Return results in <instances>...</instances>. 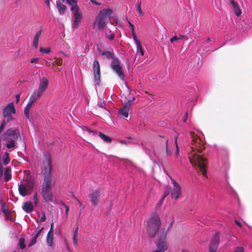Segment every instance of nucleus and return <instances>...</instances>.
Here are the masks:
<instances>
[{
	"instance_id": "nucleus-11",
	"label": "nucleus",
	"mask_w": 252,
	"mask_h": 252,
	"mask_svg": "<svg viewBox=\"0 0 252 252\" xmlns=\"http://www.w3.org/2000/svg\"><path fill=\"white\" fill-rule=\"evenodd\" d=\"M172 181L173 187L171 189V196L172 198L177 200L182 193L181 187L175 180Z\"/></svg>"
},
{
	"instance_id": "nucleus-17",
	"label": "nucleus",
	"mask_w": 252,
	"mask_h": 252,
	"mask_svg": "<svg viewBox=\"0 0 252 252\" xmlns=\"http://www.w3.org/2000/svg\"><path fill=\"white\" fill-rule=\"evenodd\" d=\"M168 249V245L165 240L163 239H160L157 245V250H158L160 252H165Z\"/></svg>"
},
{
	"instance_id": "nucleus-21",
	"label": "nucleus",
	"mask_w": 252,
	"mask_h": 252,
	"mask_svg": "<svg viewBox=\"0 0 252 252\" xmlns=\"http://www.w3.org/2000/svg\"><path fill=\"white\" fill-rule=\"evenodd\" d=\"M133 39L136 45L137 52H139L142 56H144V52L143 50L140 41L137 39V37H136L135 38H133Z\"/></svg>"
},
{
	"instance_id": "nucleus-3",
	"label": "nucleus",
	"mask_w": 252,
	"mask_h": 252,
	"mask_svg": "<svg viewBox=\"0 0 252 252\" xmlns=\"http://www.w3.org/2000/svg\"><path fill=\"white\" fill-rule=\"evenodd\" d=\"M113 11L110 8H106L101 10L93 23V29L96 27L99 30H103L106 24L110 22V18Z\"/></svg>"
},
{
	"instance_id": "nucleus-24",
	"label": "nucleus",
	"mask_w": 252,
	"mask_h": 252,
	"mask_svg": "<svg viewBox=\"0 0 252 252\" xmlns=\"http://www.w3.org/2000/svg\"><path fill=\"white\" fill-rule=\"evenodd\" d=\"M41 32L42 30H40L35 34V35L34 36L32 42V46L35 48H37L38 39L41 34Z\"/></svg>"
},
{
	"instance_id": "nucleus-6",
	"label": "nucleus",
	"mask_w": 252,
	"mask_h": 252,
	"mask_svg": "<svg viewBox=\"0 0 252 252\" xmlns=\"http://www.w3.org/2000/svg\"><path fill=\"white\" fill-rule=\"evenodd\" d=\"M160 225V220L157 214H153L147 221V231L151 237L156 235Z\"/></svg>"
},
{
	"instance_id": "nucleus-18",
	"label": "nucleus",
	"mask_w": 252,
	"mask_h": 252,
	"mask_svg": "<svg viewBox=\"0 0 252 252\" xmlns=\"http://www.w3.org/2000/svg\"><path fill=\"white\" fill-rule=\"evenodd\" d=\"M86 130L87 131V132L90 133V134H92L93 135H95L97 134L99 136V137L105 142L109 143L111 141V139L110 138H109L108 136L101 133L99 132L97 133L96 132L92 131L90 129H89L88 127H85Z\"/></svg>"
},
{
	"instance_id": "nucleus-31",
	"label": "nucleus",
	"mask_w": 252,
	"mask_h": 252,
	"mask_svg": "<svg viewBox=\"0 0 252 252\" xmlns=\"http://www.w3.org/2000/svg\"><path fill=\"white\" fill-rule=\"evenodd\" d=\"M2 159H3V163L4 165H6L9 162L10 158H9V154L7 152L4 153Z\"/></svg>"
},
{
	"instance_id": "nucleus-27",
	"label": "nucleus",
	"mask_w": 252,
	"mask_h": 252,
	"mask_svg": "<svg viewBox=\"0 0 252 252\" xmlns=\"http://www.w3.org/2000/svg\"><path fill=\"white\" fill-rule=\"evenodd\" d=\"M231 4L233 5V7L234 8V11L235 14L237 16H240L241 14V10L239 8L237 3L236 2H235V1H234L233 0H231Z\"/></svg>"
},
{
	"instance_id": "nucleus-38",
	"label": "nucleus",
	"mask_w": 252,
	"mask_h": 252,
	"mask_svg": "<svg viewBox=\"0 0 252 252\" xmlns=\"http://www.w3.org/2000/svg\"><path fill=\"white\" fill-rule=\"evenodd\" d=\"M40 52L42 54H48L50 53V50L49 48H43L42 47H40L39 49Z\"/></svg>"
},
{
	"instance_id": "nucleus-2",
	"label": "nucleus",
	"mask_w": 252,
	"mask_h": 252,
	"mask_svg": "<svg viewBox=\"0 0 252 252\" xmlns=\"http://www.w3.org/2000/svg\"><path fill=\"white\" fill-rule=\"evenodd\" d=\"M52 163L50 158L46 155L42 172L44 176V181L42 187L51 189L55 185L56 179L51 174Z\"/></svg>"
},
{
	"instance_id": "nucleus-34",
	"label": "nucleus",
	"mask_w": 252,
	"mask_h": 252,
	"mask_svg": "<svg viewBox=\"0 0 252 252\" xmlns=\"http://www.w3.org/2000/svg\"><path fill=\"white\" fill-rule=\"evenodd\" d=\"M171 153L170 147L168 144V140L167 139L166 142V154L167 156H170L171 155Z\"/></svg>"
},
{
	"instance_id": "nucleus-36",
	"label": "nucleus",
	"mask_w": 252,
	"mask_h": 252,
	"mask_svg": "<svg viewBox=\"0 0 252 252\" xmlns=\"http://www.w3.org/2000/svg\"><path fill=\"white\" fill-rule=\"evenodd\" d=\"M19 247L21 249H24L26 245H25V240L23 238H20L19 241Z\"/></svg>"
},
{
	"instance_id": "nucleus-4",
	"label": "nucleus",
	"mask_w": 252,
	"mask_h": 252,
	"mask_svg": "<svg viewBox=\"0 0 252 252\" xmlns=\"http://www.w3.org/2000/svg\"><path fill=\"white\" fill-rule=\"evenodd\" d=\"M102 56H104L108 59H112L113 61L111 62V67L113 70L116 73L119 78L122 81H125V75L122 71V67L121 65L120 60L116 58L113 52L105 51H101L99 50Z\"/></svg>"
},
{
	"instance_id": "nucleus-28",
	"label": "nucleus",
	"mask_w": 252,
	"mask_h": 252,
	"mask_svg": "<svg viewBox=\"0 0 252 252\" xmlns=\"http://www.w3.org/2000/svg\"><path fill=\"white\" fill-rule=\"evenodd\" d=\"M115 36V32L112 31H109L105 33L106 38H108L110 41L114 39Z\"/></svg>"
},
{
	"instance_id": "nucleus-48",
	"label": "nucleus",
	"mask_w": 252,
	"mask_h": 252,
	"mask_svg": "<svg viewBox=\"0 0 252 252\" xmlns=\"http://www.w3.org/2000/svg\"><path fill=\"white\" fill-rule=\"evenodd\" d=\"M39 59L38 58H33L31 60V63H36L37 62V61H38Z\"/></svg>"
},
{
	"instance_id": "nucleus-53",
	"label": "nucleus",
	"mask_w": 252,
	"mask_h": 252,
	"mask_svg": "<svg viewBox=\"0 0 252 252\" xmlns=\"http://www.w3.org/2000/svg\"><path fill=\"white\" fill-rule=\"evenodd\" d=\"M16 102L18 103L19 100V99H20V94H17L16 95Z\"/></svg>"
},
{
	"instance_id": "nucleus-35",
	"label": "nucleus",
	"mask_w": 252,
	"mask_h": 252,
	"mask_svg": "<svg viewBox=\"0 0 252 252\" xmlns=\"http://www.w3.org/2000/svg\"><path fill=\"white\" fill-rule=\"evenodd\" d=\"M136 10L139 16H142L144 15L141 9V2H139L136 5Z\"/></svg>"
},
{
	"instance_id": "nucleus-7",
	"label": "nucleus",
	"mask_w": 252,
	"mask_h": 252,
	"mask_svg": "<svg viewBox=\"0 0 252 252\" xmlns=\"http://www.w3.org/2000/svg\"><path fill=\"white\" fill-rule=\"evenodd\" d=\"M63 1H65L71 6V10L72 11L74 17L73 21L74 26L73 28H76L79 24L82 18V14L80 10L79 7L77 5V1L75 0H62Z\"/></svg>"
},
{
	"instance_id": "nucleus-50",
	"label": "nucleus",
	"mask_w": 252,
	"mask_h": 252,
	"mask_svg": "<svg viewBox=\"0 0 252 252\" xmlns=\"http://www.w3.org/2000/svg\"><path fill=\"white\" fill-rule=\"evenodd\" d=\"M45 218H46L45 215L44 214H43L42 216L40 218V221H42V222L44 221L45 220Z\"/></svg>"
},
{
	"instance_id": "nucleus-56",
	"label": "nucleus",
	"mask_w": 252,
	"mask_h": 252,
	"mask_svg": "<svg viewBox=\"0 0 252 252\" xmlns=\"http://www.w3.org/2000/svg\"><path fill=\"white\" fill-rule=\"evenodd\" d=\"M187 113H186V118L184 119V120H183L184 122H186V120H187Z\"/></svg>"
},
{
	"instance_id": "nucleus-20",
	"label": "nucleus",
	"mask_w": 252,
	"mask_h": 252,
	"mask_svg": "<svg viewBox=\"0 0 252 252\" xmlns=\"http://www.w3.org/2000/svg\"><path fill=\"white\" fill-rule=\"evenodd\" d=\"M54 231L53 230V223H52L51 225L50 229L47 234L46 242L48 246L51 247L53 245V235L52 234Z\"/></svg>"
},
{
	"instance_id": "nucleus-42",
	"label": "nucleus",
	"mask_w": 252,
	"mask_h": 252,
	"mask_svg": "<svg viewBox=\"0 0 252 252\" xmlns=\"http://www.w3.org/2000/svg\"><path fill=\"white\" fill-rule=\"evenodd\" d=\"M3 174V166L1 161H0V179L1 178Z\"/></svg>"
},
{
	"instance_id": "nucleus-10",
	"label": "nucleus",
	"mask_w": 252,
	"mask_h": 252,
	"mask_svg": "<svg viewBox=\"0 0 252 252\" xmlns=\"http://www.w3.org/2000/svg\"><path fill=\"white\" fill-rule=\"evenodd\" d=\"M93 75L94 82L95 86H98L99 85V82L100 81V65L97 60H95L94 61L93 64Z\"/></svg>"
},
{
	"instance_id": "nucleus-47",
	"label": "nucleus",
	"mask_w": 252,
	"mask_h": 252,
	"mask_svg": "<svg viewBox=\"0 0 252 252\" xmlns=\"http://www.w3.org/2000/svg\"><path fill=\"white\" fill-rule=\"evenodd\" d=\"M63 206H64V207L65 208V215L67 216V214H68V211H69V208L68 206H67L65 204H63Z\"/></svg>"
},
{
	"instance_id": "nucleus-44",
	"label": "nucleus",
	"mask_w": 252,
	"mask_h": 252,
	"mask_svg": "<svg viewBox=\"0 0 252 252\" xmlns=\"http://www.w3.org/2000/svg\"><path fill=\"white\" fill-rule=\"evenodd\" d=\"M163 200H164V199L161 197V198L159 200L158 202L157 203V207H159L160 206H161Z\"/></svg>"
},
{
	"instance_id": "nucleus-13",
	"label": "nucleus",
	"mask_w": 252,
	"mask_h": 252,
	"mask_svg": "<svg viewBox=\"0 0 252 252\" xmlns=\"http://www.w3.org/2000/svg\"><path fill=\"white\" fill-rule=\"evenodd\" d=\"M41 195L46 202L53 201V193L51 189L42 187Z\"/></svg>"
},
{
	"instance_id": "nucleus-23",
	"label": "nucleus",
	"mask_w": 252,
	"mask_h": 252,
	"mask_svg": "<svg viewBox=\"0 0 252 252\" xmlns=\"http://www.w3.org/2000/svg\"><path fill=\"white\" fill-rule=\"evenodd\" d=\"M178 133H175L174 135V146H173V147L174 148V146H175V148L176 149V151H175V153L174 154V156L175 158H177L178 156V155H179V146L178 145Z\"/></svg>"
},
{
	"instance_id": "nucleus-26",
	"label": "nucleus",
	"mask_w": 252,
	"mask_h": 252,
	"mask_svg": "<svg viewBox=\"0 0 252 252\" xmlns=\"http://www.w3.org/2000/svg\"><path fill=\"white\" fill-rule=\"evenodd\" d=\"M43 229V227H42L38 231L35 236L32 237V240L30 243L28 245L29 247H31L33 245H34L36 242V238L39 236L40 234L41 231Z\"/></svg>"
},
{
	"instance_id": "nucleus-29",
	"label": "nucleus",
	"mask_w": 252,
	"mask_h": 252,
	"mask_svg": "<svg viewBox=\"0 0 252 252\" xmlns=\"http://www.w3.org/2000/svg\"><path fill=\"white\" fill-rule=\"evenodd\" d=\"M1 205V210L4 215H6L8 213V207L6 204L3 201L0 202Z\"/></svg>"
},
{
	"instance_id": "nucleus-49",
	"label": "nucleus",
	"mask_w": 252,
	"mask_h": 252,
	"mask_svg": "<svg viewBox=\"0 0 252 252\" xmlns=\"http://www.w3.org/2000/svg\"><path fill=\"white\" fill-rule=\"evenodd\" d=\"M182 39H184L185 40H188V37L185 35H180V37H179V40Z\"/></svg>"
},
{
	"instance_id": "nucleus-45",
	"label": "nucleus",
	"mask_w": 252,
	"mask_h": 252,
	"mask_svg": "<svg viewBox=\"0 0 252 252\" xmlns=\"http://www.w3.org/2000/svg\"><path fill=\"white\" fill-rule=\"evenodd\" d=\"M169 191L168 189H167L166 191H164V192L162 196V198L164 199L169 194Z\"/></svg>"
},
{
	"instance_id": "nucleus-43",
	"label": "nucleus",
	"mask_w": 252,
	"mask_h": 252,
	"mask_svg": "<svg viewBox=\"0 0 252 252\" xmlns=\"http://www.w3.org/2000/svg\"><path fill=\"white\" fill-rule=\"evenodd\" d=\"M212 41V38H210V37H208L207 40H206L205 41H204L203 42V45L202 46H205V45L207 44V43L208 42H209L210 41Z\"/></svg>"
},
{
	"instance_id": "nucleus-41",
	"label": "nucleus",
	"mask_w": 252,
	"mask_h": 252,
	"mask_svg": "<svg viewBox=\"0 0 252 252\" xmlns=\"http://www.w3.org/2000/svg\"><path fill=\"white\" fill-rule=\"evenodd\" d=\"M33 200L35 205H37L38 204V198H37V195L36 193H35L34 194L33 197Z\"/></svg>"
},
{
	"instance_id": "nucleus-58",
	"label": "nucleus",
	"mask_w": 252,
	"mask_h": 252,
	"mask_svg": "<svg viewBox=\"0 0 252 252\" xmlns=\"http://www.w3.org/2000/svg\"><path fill=\"white\" fill-rule=\"evenodd\" d=\"M78 202H79V204H80V205H81V206H83L82 204L80 201H78Z\"/></svg>"
},
{
	"instance_id": "nucleus-5",
	"label": "nucleus",
	"mask_w": 252,
	"mask_h": 252,
	"mask_svg": "<svg viewBox=\"0 0 252 252\" xmlns=\"http://www.w3.org/2000/svg\"><path fill=\"white\" fill-rule=\"evenodd\" d=\"M20 136L19 131L16 128H11L3 134V140L7 141L6 147L7 149L15 147V140Z\"/></svg>"
},
{
	"instance_id": "nucleus-52",
	"label": "nucleus",
	"mask_w": 252,
	"mask_h": 252,
	"mask_svg": "<svg viewBox=\"0 0 252 252\" xmlns=\"http://www.w3.org/2000/svg\"><path fill=\"white\" fill-rule=\"evenodd\" d=\"M45 3L46 4V6L48 7V8H50V1H49V0H46L45 1Z\"/></svg>"
},
{
	"instance_id": "nucleus-14",
	"label": "nucleus",
	"mask_w": 252,
	"mask_h": 252,
	"mask_svg": "<svg viewBox=\"0 0 252 252\" xmlns=\"http://www.w3.org/2000/svg\"><path fill=\"white\" fill-rule=\"evenodd\" d=\"M134 99V97H133L131 100H128L127 102L125 103L123 108L120 109L119 111V114L122 115L125 118H127L128 116V111L131 105V102Z\"/></svg>"
},
{
	"instance_id": "nucleus-39",
	"label": "nucleus",
	"mask_w": 252,
	"mask_h": 252,
	"mask_svg": "<svg viewBox=\"0 0 252 252\" xmlns=\"http://www.w3.org/2000/svg\"><path fill=\"white\" fill-rule=\"evenodd\" d=\"M7 121L6 122L5 120H4L1 123V125L0 126V134L1 132L3 130L6 124Z\"/></svg>"
},
{
	"instance_id": "nucleus-32",
	"label": "nucleus",
	"mask_w": 252,
	"mask_h": 252,
	"mask_svg": "<svg viewBox=\"0 0 252 252\" xmlns=\"http://www.w3.org/2000/svg\"><path fill=\"white\" fill-rule=\"evenodd\" d=\"M78 227H76L73 232V244L75 246H76L77 245V234H78Z\"/></svg>"
},
{
	"instance_id": "nucleus-1",
	"label": "nucleus",
	"mask_w": 252,
	"mask_h": 252,
	"mask_svg": "<svg viewBox=\"0 0 252 252\" xmlns=\"http://www.w3.org/2000/svg\"><path fill=\"white\" fill-rule=\"evenodd\" d=\"M190 135L191 140L189 149V158L192 166L198 167L202 174L205 175L206 174V159L198 154V153H201L204 149L203 140L194 132L191 131Z\"/></svg>"
},
{
	"instance_id": "nucleus-22",
	"label": "nucleus",
	"mask_w": 252,
	"mask_h": 252,
	"mask_svg": "<svg viewBox=\"0 0 252 252\" xmlns=\"http://www.w3.org/2000/svg\"><path fill=\"white\" fill-rule=\"evenodd\" d=\"M57 7L61 15H63L66 11V6L62 4L61 1H57L56 2Z\"/></svg>"
},
{
	"instance_id": "nucleus-8",
	"label": "nucleus",
	"mask_w": 252,
	"mask_h": 252,
	"mask_svg": "<svg viewBox=\"0 0 252 252\" xmlns=\"http://www.w3.org/2000/svg\"><path fill=\"white\" fill-rule=\"evenodd\" d=\"M34 186L33 182L31 180H26L21 183L18 188L19 193L23 196H25L28 194V191L31 190Z\"/></svg>"
},
{
	"instance_id": "nucleus-54",
	"label": "nucleus",
	"mask_w": 252,
	"mask_h": 252,
	"mask_svg": "<svg viewBox=\"0 0 252 252\" xmlns=\"http://www.w3.org/2000/svg\"><path fill=\"white\" fill-rule=\"evenodd\" d=\"M235 222L236 224H237L239 227H241V224L239 221L235 220Z\"/></svg>"
},
{
	"instance_id": "nucleus-46",
	"label": "nucleus",
	"mask_w": 252,
	"mask_h": 252,
	"mask_svg": "<svg viewBox=\"0 0 252 252\" xmlns=\"http://www.w3.org/2000/svg\"><path fill=\"white\" fill-rule=\"evenodd\" d=\"M178 40H179V38L176 36H174V37L170 38V41L171 43H173L174 41H177Z\"/></svg>"
},
{
	"instance_id": "nucleus-16",
	"label": "nucleus",
	"mask_w": 252,
	"mask_h": 252,
	"mask_svg": "<svg viewBox=\"0 0 252 252\" xmlns=\"http://www.w3.org/2000/svg\"><path fill=\"white\" fill-rule=\"evenodd\" d=\"M49 84V81L47 77H42L40 79V82L38 91L42 94L46 90Z\"/></svg>"
},
{
	"instance_id": "nucleus-40",
	"label": "nucleus",
	"mask_w": 252,
	"mask_h": 252,
	"mask_svg": "<svg viewBox=\"0 0 252 252\" xmlns=\"http://www.w3.org/2000/svg\"><path fill=\"white\" fill-rule=\"evenodd\" d=\"M234 252H244V248L241 246H238L236 248Z\"/></svg>"
},
{
	"instance_id": "nucleus-25",
	"label": "nucleus",
	"mask_w": 252,
	"mask_h": 252,
	"mask_svg": "<svg viewBox=\"0 0 252 252\" xmlns=\"http://www.w3.org/2000/svg\"><path fill=\"white\" fill-rule=\"evenodd\" d=\"M33 205L31 202H26L23 206V209L27 213H30L33 210Z\"/></svg>"
},
{
	"instance_id": "nucleus-59",
	"label": "nucleus",
	"mask_w": 252,
	"mask_h": 252,
	"mask_svg": "<svg viewBox=\"0 0 252 252\" xmlns=\"http://www.w3.org/2000/svg\"><path fill=\"white\" fill-rule=\"evenodd\" d=\"M130 28H131V30L132 29V27H131Z\"/></svg>"
},
{
	"instance_id": "nucleus-51",
	"label": "nucleus",
	"mask_w": 252,
	"mask_h": 252,
	"mask_svg": "<svg viewBox=\"0 0 252 252\" xmlns=\"http://www.w3.org/2000/svg\"><path fill=\"white\" fill-rule=\"evenodd\" d=\"M91 1L94 4H95V5H100V3H99L97 2V1H95V0H91Z\"/></svg>"
},
{
	"instance_id": "nucleus-37",
	"label": "nucleus",
	"mask_w": 252,
	"mask_h": 252,
	"mask_svg": "<svg viewBox=\"0 0 252 252\" xmlns=\"http://www.w3.org/2000/svg\"><path fill=\"white\" fill-rule=\"evenodd\" d=\"M128 23L129 26H130V27H132V29H131V34H132V38H135V37H136V35L134 32V26L131 22H130L128 21Z\"/></svg>"
},
{
	"instance_id": "nucleus-55",
	"label": "nucleus",
	"mask_w": 252,
	"mask_h": 252,
	"mask_svg": "<svg viewBox=\"0 0 252 252\" xmlns=\"http://www.w3.org/2000/svg\"><path fill=\"white\" fill-rule=\"evenodd\" d=\"M181 252H196V251H192V252H190V251H188L187 250H182Z\"/></svg>"
},
{
	"instance_id": "nucleus-30",
	"label": "nucleus",
	"mask_w": 252,
	"mask_h": 252,
	"mask_svg": "<svg viewBox=\"0 0 252 252\" xmlns=\"http://www.w3.org/2000/svg\"><path fill=\"white\" fill-rule=\"evenodd\" d=\"M4 180L5 181H8L11 177L10 170L8 167L6 168L4 172Z\"/></svg>"
},
{
	"instance_id": "nucleus-12",
	"label": "nucleus",
	"mask_w": 252,
	"mask_h": 252,
	"mask_svg": "<svg viewBox=\"0 0 252 252\" xmlns=\"http://www.w3.org/2000/svg\"><path fill=\"white\" fill-rule=\"evenodd\" d=\"M219 234L217 232L212 239L209 247V252H216L219 244Z\"/></svg>"
},
{
	"instance_id": "nucleus-19",
	"label": "nucleus",
	"mask_w": 252,
	"mask_h": 252,
	"mask_svg": "<svg viewBox=\"0 0 252 252\" xmlns=\"http://www.w3.org/2000/svg\"><path fill=\"white\" fill-rule=\"evenodd\" d=\"M42 93L40 92L38 90H36L34 91L32 94L31 95L29 101L30 104H33V103L38 99L42 95Z\"/></svg>"
},
{
	"instance_id": "nucleus-57",
	"label": "nucleus",
	"mask_w": 252,
	"mask_h": 252,
	"mask_svg": "<svg viewBox=\"0 0 252 252\" xmlns=\"http://www.w3.org/2000/svg\"><path fill=\"white\" fill-rule=\"evenodd\" d=\"M160 252L158 250H157V249L155 251H154L153 252Z\"/></svg>"
},
{
	"instance_id": "nucleus-15",
	"label": "nucleus",
	"mask_w": 252,
	"mask_h": 252,
	"mask_svg": "<svg viewBox=\"0 0 252 252\" xmlns=\"http://www.w3.org/2000/svg\"><path fill=\"white\" fill-rule=\"evenodd\" d=\"M100 192L98 190H94L90 194V199L92 205L94 206H97L100 200Z\"/></svg>"
},
{
	"instance_id": "nucleus-33",
	"label": "nucleus",
	"mask_w": 252,
	"mask_h": 252,
	"mask_svg": "<svg viewBox=\"0 0 252 252\" xmlns=\"http://www.w3.org/2000/svg\"><path fill=\"white\" fill-rule=\"evenodd\" d=\"M32 104H30V102L28 103L24 110V113L25 116L29 118V112L31 108L32 107Z\"/></svg>"
},
{
	"instance_id": "nucleus-9",
	"label": "nucleus",
	"mask_w": 252,
	"mask_h": 252,
	"mask_svg": "<svg viewBox=\"0 0 252 252\" xmlns=\"http://www.w3.org/2000/svg\"><path fill=\"white\" fill-rule=\"evenodd\" d=\"M15 113V109L13 102L9 103L5 107L3 110V116L7 118V122H9L13 119L12 115Z\"/></svg>"
}]
</instances>
